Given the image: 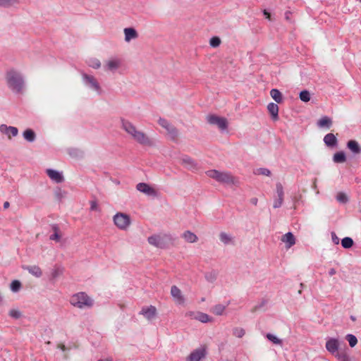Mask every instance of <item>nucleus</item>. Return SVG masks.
<instances>
[{
	"instance_id": "1",
	"label": "nucleus",
	"mask_w": 361,
	"mask_h": 361,
	"mask_svg": "<svg viewBox=\"0 0 361 361\" xmlns=\"http://www.w3.org/2000/svg\"><path fill=\"white\" fill-rule=\"evenodd\" d=\"M8 88L15 94H22L25 92L26 82L23 73L15 68L8 69L5 73Z\"/></svg>"
},
{
	"instance_id": "2",
	"label": "nucleus",
	"mask_w": 361,
	"mask_h": 361,
	"mask_svg": "<svg viewBox=\"0 0 361 361\" xmlns=\"http://www.w3.org/2000/svg\"><path fill=\"white\" fill-rule=\"evenodd\" d=\"M121 124V128L133 141L144 146L153 145L152 139L145 132L139 130L131 121L122 118Z\"/></svg>"
},
{
	"instance_id": "3",
	"label": "nucleus",
	"mask_w": 361,
	"mask_h": 361,
	"mask_svg": "<svg viewBox=\"0 0 361 361\" xmlns=\"http://www.w3.org/2000/svg\"><path fill=\"white\" fill-rule=\"evenodd\" d=\"M70 303L75 307L86 309L92 307L94 301L85 293L80 292L71 297Z\"/></svg>"
},
{
	"instance_id": "4",
	"label": "nucleus",
	"mask_w": 361,
	"mask_h": 361,
	"mask_svg": "<svg viewBox=\"0 0 361 361\" xmlns=\"http://www.w3.org/2000/svg\"><path fill=\"white\" fill-rule=\"evenodd\" d=\"M173 240V238L170 233L155 234L147 238V241L150 245L161 249L166 248Z\"/></svg>"
},
{
	"instance_id": "5",
	"label": "nucleus",
	"mask_w": 361,
	"mask_h": 361,
	"mask_svg": "<svg viewBox=\"0 0 361 361\" xmlns=\"http://www.w3.org/2000/svg\"><path fill=\"white\" fill-rule=\"evenodd\" d=\"M81 76L82 82L86 87L94 92L97 94H101L102 93V87L98 80L94 75H89L85 72H81Z\"/></svg>"
},
{
	"instance_id": "6",
	"label": "nucleus",
	"mask_w": 361,
	"mask_h": 361,
	"mask_svg": "<svg viewBox=\"0 0 361 361\" xmlns=\"http://www.w3.org/2000/svg\"><path fill=\"white\" fill-rule=\"evenodd\" d=\"M113 221L116 228L121 231H127L131 225L130 216L123 212H117L113 216Z\"/></svg>"
},
{
	"instance_id": "7",
	"label": "nucleus",
	"mask_w": 361,
	"mask_h": 361,
	"mask_svg": "<svg viewBox=\"0 0 361 361\" xmlns=\"http://www.w3.org/2000/svg\"><path fill=\"white\" fill-rule=\"evenodd\" d=\"M206 121L209 124L216 127L221 131L226 130V119L224 117L216 114H209L206 116Z\"/></svg>"
},
{
	"instance_id": "8",
	"label": "nucleus",
	"mask_w": 361,
	"mask_h": 361,
	"mask_svg": "<svg viewBox=\"0 0 361 361\" xmlns=\"http://www.w3.org/2000/svg\"><path fill=\"white\" fill-rule=\"evenodd\" d=\"M122 65V61L118 57H112L104 62V70L106 72L115 73Z\"/></svg>"
},
{
	"instance_id": "9",
	"label": "nucleus",
	"mask_w": 361,
	"mask_h": 361,
	"mask_svg": "<svg viewBox=\"0 0 361 361\" xmlns=\"http://www.w3.org/2000/svg\"><path fill=\"white\" fill-rule=\"evenodd\" d=\"M178 162L188 170L194 171L198 169L197 162L188 155H182L178 159Z\"/></svg>"
},
{
	"instance_id": "10",
	"label": "nucleus",
	"mask_w": 361,
	"mask_h": 361,
	"mask_svg": "<svg viewBox=\"0 0 361 361\" xmlns=\"http://www.w3.org/2000/svg\"><path fill=\"white\" fill-rule=\"evenodd\" d=\"M207 355V350L204 346H201L190 353L187 357L186 361H200Z\"/></svg>"
},
{
	"instance_id": "11",
	"label": "nucleus",
	"mask_w": 361,
	"mask_h": 361,
	"mask_svg": "<svg viewBox=\"0 0 361 361\" xmlns=\"http://www.w3.org/2000/svg\"><path fill=\"white\" fill-rule=\"evenodd\" d=\"M136 189L139 192L147 196L156 197L157 195V191L156 190V189L145 183H140L137 184Z\"/></svg>"
},
{
	"instance_id": "12",
	"label": "nucleus",
	"mask_w": 361,
	"mask_h": 361,
	"mask_svg": "<svg viewBox=\"0 0 361 361\" xmlns=\"http://www.w3.org/2000/svg\"><path fill=\"white\" fill-rule=\"evenodd\" d=\"M276 191L277 197L275 198L274 201L273 207L277 209L282 206L283 202V188L281 183H276Z\"/></svg>"
},
{
	"instance_id": "13",
	"label": "nucleus",
	"mask_w": 361,
	"mask_h": 361,
	"mask_svg": "<svg viewBox=\"0 0 361 361\" xmlns=\"http://www.w3.org/2000/svg\"><path fill=\"white\" fill-rule=\"evenodd\" d=\"M140 314L148 321H151L156 317L157 311L154 306H145L141 309Z\"/></svg>"
},
{
	"instance_id": "14",
	"label": "nucleus",
	"mask_w": 361,
	"mask_h": 361,
	"mask_svg": "<svg viewBox=\"0 0 361 361\" xmlns=\"http://www.w3.org/2000/svg\"><path fill=\"white\" fill-rule=\"evenodd\" d=\"M0 133L2 135H6L8 139H11L13 137H16L18 134V130L16 127L8 126L6 124L0 125Z\"/></svg>"
},
{
	"instance_id": "15",
	"label": "nucleus",
	"mask_w": 361,
	"mask_h": 361,
	"mask_svg": "<svg viewBox=\"0 0 361 361\" xmlns=\"http://www.w3.org/2000/svg\"><path fill=\"white\" fill-rule=\"evenodd\" d=\"M187 314L191 319L197 320L202 323L212 322V318L211 317H209L207 314L201 312H190Z\"/></svg>"
},
{
	"instance_id": "16",
	"label": "nucleus",
	"mask_w": 361,
	"mask_h": 361,
	"mask_svg": "<svg viewBox=\"0 0 361 361\" xmlns=\"http://www.w3.org/2000/svg\"><path fill=\"white\" fill-rule=\"evenodd\" d=\"M171 295L177 305H183L185 303V297L181 290L176 286H172L171 288Z\"/></svg>"
},
{
	"instance_id": "17",
	"label": "nucleus",
	"mask_w": 361,
	"mask_h": 361,
	"mask_svg": "<svg viewBox=\"0 0 361 361\" xmlns=\"http://www.w3.org/2000/svg\"><path fill=\"white\" fill-rule=\"evenodd\" d=\"M46 173L49 178L56 183H61L64 181L63 172L52 169L46 170Z\"/></svg>"
},
{
	"instance_id": "18",
	"label": "nucleus",
	"mask_w": 361,
	"mask_h": 361,
	"mask_svg": "<svg viewBox=\"0 0 361 361\" xmlns=\"http://www.w3.org/2000/svg\"><path fill=\"white\" fill-rule=\"evenodd\" d=\"M158 123L167 130L171 138L174 139L178 135L177 130L167 120L164 118H159Z\"/></svg>"
},
{
	"instance_id": "19",
	"label": "nucleus",
	"mask_w": 361,
	"mask_h": 361,
	"mask_svg": "<svg viewBox=\"0 0 361 361\" xmlns=\"http://www.w3.org/2000/svg\"><path fill=\"white\" fill-rule=\"evenodd\" d=\"M206 174L209 178H211L219 183H224L226 181V175L216 170H209L206 171Z\"/></svg>"
},
{
	"instance_id": "20",
	"label": "nucleus",
	"mask_w": 361,
	"mask_h": 361,
	"mask_svg": "<svg viewBox=\"0 0 361 361\" xmlns=\"http://www.w3.org/2000/svg\"><path fill=\"white\" fill-rule=\"evenodd\" d=\"M326 348L331 354L338 353V341L336 338H329L326 343Z\"/></svg>"
},
{
	"instance_id": "21",
	"label": "nucleus",
	"mask_w": 361,
	"mask_h": 361,
	"mask_svg": "<svg viewBox=\"0 0 361 361\" xmlns=\"http://www.w3.org/2000/svg\"><path fill=\"white\" fill-rule=\"evenodd\" d=\"M125 35V41L126 42H130L132 39L137 38L138 34L135 29L133 27H126L123 30Z\"/></svg>"
},
{
	"instance_id": "22",
	"label": "nucleus",
	"mask_w": 361,
	"mask_h": 361,
	"mask_svg": "<svg viewBox=\"0 0 361 361\" xmlns=\"http://www.w3.org/2000/svg\"><path fill=\"white\" fill-rule=\"evenodd\" d=\"M281 241L286 244V248H290L295 244V238L291 232H288L281 238Z\"/></svg>"
},
{
	"instance_id": "23",
	"label": "nucleus",
	"mask_w": 361,
	"mask_h": 361,
	"mask_svg": "<svg viewBox=\"0 0 361 361\" xmlns=\"http://www.w3.org/2000/svg\"><path fill=\"white\" fill-rule=\"evenodd\" d=\"M181 238L187 243H195L197 242L198 237L190 231H185L181 234Z\"/></svg>"
},
{
	"instance_id": "24",
	"label": "nucleus",
	"mask_w": 361,
	"mask_h": 361,
	"mask_svg": "<svg viewBox=\"0 0 361 361\" xmlns=\"http://www.w3.org/2000/svg\"><path fill=\"white\" fill-rule=\"evenodd\" d=\"M324 142L329 147H335L338 144V140L333 133H328L324 137Z\"/></svg>"
},
{
	"instance_id": "25",
	"label": "nucleus",
	"mask_w": 361,
	"mask_h": 361,
	"mask_svg": "<svg viewBox=\"0 0 361 361\" xmlns=\"http://www.w3.org/2000/svg\"><path fill=\"white\" fill-rule=\"evenodd\" d=\"M347 147L354 154H357L361 152V147L358 142L354 140H349L347 142Z\"/></svg>"
},
{
	"instance_id": "26",
	"label": "nucleus",
	"mask_w": 361,
	"mask_h": 361,
	"mask_svg": "<svg viewBox=\"0 0 361 361\" xmlns=\"http://www.w3.org/2000/svg\"><path fill=\"white\" fill-rule=\"evenodd\" d=\"M25 269L32 276L39 278L42 275V271L39 267L34 265V266H27Z\"/></svg>"
},
{
	"instance_id": "27",
	"label": "nucleus",
	"mask_w": 361,
	"mask_h": 361,
	"mask_svg": "<svg viewBox=\"0 0 361 361\" xmlns=\"http://www.w3.org/2000/svg\"><path fill=\"white\" fill-rule=\"evenodd\" d=\"M267 109L274 120L278 119L279 117V106L275 103H269L267 106Z\"/></svg>"
},
{
	"instance_id": "28",
	"label": "nucleus",
	"mask_w": 361,
	"mask_h": 361,
	"mask_svg": "<svg viewBox=\"0 0 361 361\" xmlns=\"http://www.w3.org/2000/svg\"><path fill=\"white\" fill-rule=\"evenodd\" d=\"M332 125V120L328 116H323L317 121V126L319 128H329Z\"/></svg>"
},
{
	"instance_id": "29",
	"label": "nucleus",
	"mask_w": 361,
	"mask_h": 361,
	"mask_svg": "<svg viewBox=\"0 0 361 361\" xmlns=\"http://www.w3.org/2000/svg\"><path fill=\"white\" fill-rule=\"evenodd\" d=\"M23 138L29 142H32L36 139L35 131L30 128H27L23 133Z\"/></svg>"
},
{
	"instance_id": "30",
	"label": "nucleus",
	"mask_w": 361,
	"mask_h": 361,
	"mask_svg": "<svg viewBox=\"0 0 361 361\" xmlns=\"http://www.w3.org/2000/svg\"><path fill=\"white\" fill-rule=\"evenodd\" d=\"M51 229L54 233L49 236V239L51 240L59 242L61 238V233L60 232L59 228L58 227L57 225H53L51 226Z\"/></svg>"
},
{
	"instance_id": "31",
	"label": "nucleus",
	"mask_w": 361,
	"mask_h": 361,
	"mask_svg": "<svg viewBox=\"0 0 361 361\" xmlns=\"http://www.w3.org/2000/svg\"><path fill=\"white\" fill-rule=\"evenodd\" d=\"M270 94L272 99L277 103H281L283 100L282 94L277 89H272L270 91Z\"/></svg>"
},
{
	"instance_id": "32",
	"label": "nucleus",
	"mask_w": 361,
	"mask_h": 361,
	"mask_svg": "<svg viewBox=\"0 0 361 361\" xmlns=\"http://www.w3.org/2000/svg\"><path fill=\"white\" fill-rule=\"evenodd\" d=\"M333 161L335 163H343L346 161V157L343 152H338L334 154Z\"/></svg>"
},
{
	"instance_id": "33",
	"label": "nucleus",
	"mask_w": 361,
	"mask_h": 361,
	"mask_svg": "<svg viewBox=\"0 0 361 361\" xmlns=\"http://www.w3.org/2000/svg\"><path fill=\"white\" fill-rule=\"evenodd\" d=\"M22 0H0V6L8 8L21 3Z\"/></svg>"
},
{
	"instance_id": "34",
	"label": "nucleus",
	"mask_w": 361,
	"mask_h": 361,
	"mask_svg": "<svg viewBox=\"0 0 361 361\" xmlns=\"http://www.w3.org/2000/svg\"><path fill=\"white\" fill-rule=\"evenodd\" d=\"M87 65L94 68V69H99L101 67V62L97 58H90L87 60Z\"/></svg>"
},
{
	"instance_id": "35",
	"label": "nucleus",
	"mask_w": 361,
	"mask_h": 361,
	"mask_svg": "<svg viewBox=\"0 0 361 361\" xmlns=\"http://www.w3.org/2000/svg\"><path fill=\"white\" fill-rule=\"evenodd\" d=\"M266 338L269 341L273 343L274 344L279 345H282V344H283L282 340L276 336H275L272 334H270V333L267 334Z\"/></svg>"
},
{
	"instance_id": "36",
	"label": "nucleus",
	"mask_w": 361,
	"mask_h": 361,
	"mask_svg": "<svg viewBox=\"0 0 361 361\" xmlns=\"http://www.w3.org/2000/svg\"><path fill=\"white\" fill-rule=\"evenodd\" d=\"M225 311V306L223 305H216L214 306L211 312L216 315H222Z\"/></svg>"
},
{
	"instance_id": "37",
	"label": "nucleus",
	"mask_w": 361,
	"mask_h": 361,
	"mask_svg": "<svg viewBox=\"0 0 361 361\" xmlns=\"http://www.w3.org/2000/svg\"><path fill=\"white\" fill-rule=\"evenodd\" d=\"M353 240L350 237H345L341 240V245L345 249H349L353 245Z\"/></svg>"
},
{
	"instance_id": "38",
	"label": "nucleus",
	"mask_w": 361,
	"mask_h": 361,
	"mask_svg": "<svg viewBox=\"0 0 361 361\" xmlns=\"http://www.w3.org/2000/svg\"><path fill=\"white\" fill-rule=\"evenodd\" d=\"M232 334L235 337L240 338L245 334V331L242 327H234L232 329Z\"/></svg>"
},
{
	"instance_id": "39",
	"label": "nucleus",
	"mask_w": 361,
	"mask_h": 361,
	"mask_svg": "<svg viewBox=\"0 0 361 361\" xmlns=\"http://www.w3.org/2000/svg\"><path fill=\"white\" fill-rule=\"evenodd\" d=\"M299 97L301 101L308 102L310 100V93L308 90H302L300 92Z\"/></svg>"
},
{
	"instance_id": "40",
	"label": "nucleus",
	"mask_w": 361,
	"mask_h": 361,
	"mask_svg": "<svg viewBox=\"0 0 361 361\" xmlns=\"http://www.w3.org/2000/svg\"><path fill=\"white\" fill-rule=\"evenodd\" d=\"M209 45L212 48L219 47L221 43V40L219 37L214 36L209 39Z\"/></svg>"
},
{
	"instance_id": "41",
	"label": "nucleus",
	"mask_w": 361,
	"mask_h": 361,
	"mask_svg": "<svg viewBox=\"0 0 361 361\" xmlns=\"http://www.w3.org/2000/svg\"><path fill=\"white\" fill-rule=\"evenodd\" d=\"M346 340L348 341L350 347H354L357 343V338L353 334H347L345 336Z\"/></svg>"
},
{
	"instance_id": "42",
	"label": "nucleus",
	"mask_w": 361,
	"mask_h": 361,
	"mask_svg": "<svg viewBox=\"0 0 361 361\" xmlns=\"http://www.w3.org/2000/svg\"><path fill=\"white\" fill-rule=\"evenodd\" d=\"M20 287L21 283L18 280L13 281L10 286L11 290L14 293L18 292L20 289Z\"/></svg>"
},
{
	"instance_id": "43",
	"label": "nucleus",
	"mask_w": 361,
	"mask_h": 361,
	"mask_svg": "<svg viewBox=\"0 0 361 361\" xmlns=\"http://www.w3.org/2000/svg\"><path fill=\"white\" fill-rule=\"evenodd\" d=\"M63 273V269L60 267H55L51 271V276L53 279L58 278Z\"/></svg>"
},
{
	"instance_id": "44",
	"label": "nucleus",
	"mask_w": 361,
	"mask_h": 361,
	"mask_svg": "<svg viewBox=\"0 0 361 361\" xmlns=\"http://www.w3.org/2000/svg\"><path fill=\"white\" fill-rule=\"evenodd\" d=\"M68 154L73 157H81L82 152L77 148H71L68 149Z\"/></svg>"
},
{
	"instance_id": "45",
	"label": "nucleus",
	"mask_w": 361,
	"mask_h": 361,
	"mask_svg": "<svg viewBox=\"0 0 361 361\" xmlns=\"http://www.w3.org/2000/svg\"><path fill=\"white\" fill-rule=\"evenodd\" d=\"M8 314L11 317L14 319H19L22 315L20 311L18 309L10 310Z\"/></svg>"
},
{
	"instance_id": "46",
	"label": "nucleus",
	"mask_w": 361,
	"mask_h": 361,
	"mask_svg": "<svg viewBox=\"0 0 361 361\" xmlns=\"http://www.w3.org/2000/svg\"><path fill=\"white\" fill-rule=\"evenodd\" d=\"M336 357L339 361H350L349 355L346 353H336Z\"/></svg>"
},
{
	"instance_id": "47",
	"label": "nucleus",
	"mask_w": 361,
	"mask_h": 361,
	"mask_svg": "<svg viewBox=\"0 0 361 361\" xmlns=\"http://www.w3.org/2000/svg\"><path fill=\"white\" fill-rule=\"evenodd\" d=\"M239 183V180L238 178L233 177V176L227 174V185H238Z\"/></svg>"
},
{
	"instance_id": "48",
	"label": "nucleus",
	"mask_w": 361,
	"mask_h": 361,
	"mask_svg": "<svg viewBox=\"0 0 361 361\" xmlns=\"http://www.w3.org/2000/svg\"><path fill=\"white\" fill-rule=\"evenodd\" d=\"M256 173L258 175L269 176L271 175V171L270 170L266 168H259L257 170Z\"/></svg>"
},
{
	"instance_id": "49",
	"label": "nucleus",
	"mask_w": 361,
	"mask_h": 361,
	"mask_svg": "<svg viewBox=\"0 0 361 361\" xmlns=\"http://www.w3.org/2000/svg\"><path fill=\"white\" fill-rule=\"evenodd\" d=\"M336 200L339 202L345 203L348 201V197L343 192H339L336 196Z\"/></svg>"
},
{
	"instance_id": "50",
	"label": "nucleus",
	"mask_w": 361,
	"mask_h": 361,
	"mask_svg": "<svg viewBox=\"0 0 361 361\" xmlns=\"http://www.w3.org/2000/svg\"><path fill=\"white\" fill-rule=\"evenodd\" d=\"M90 210L91 211H99V208L97 201L92 200L90 202Z\"/></svg>"
},
{
	"instance_id": "51",
	"label": "nucleus",
	"mask_w": 361,
	"mask_h": 361,
	"mask_svg": "<svg viewBox=\"0 0 361 361\" xmlns=\"http://www.w3.org/2000/svg\"><path fill=\"white\" fill-rule=\"evenodd\" d=\"M331 240L335 245H338L340 242L339 238L336 235V233L331 232Z\"/></svg>"
},
{
	"instance_id": "52",
	"label": "nucleus",
	"mask_w": 361,
	"mask_h": 361,
	"mask_svg": "<svg viewBox=\"0 0 361 361\" xmlns=\"http://www.w3.org/2000/svg\"><path fill=\"white\" fill-rule=\"evenodd\" d=\"M250 203L253 205H257L258 203V199L257 197H252L250 200Z\"/></svg>"
},
{
	"instance_id": "53",
	"label": "nucleus",
	"mask_w": 361,
	"mask_h": 361,
	"mask_svg": "<svg viewBox=\"0 0 361 361\" xmlns=\"http://www.w3.org/2000/svg\"><path fill=\"white\" fill-rule=\"evenodd\" d=\"M263 13H264V16L266 17V18L270 20V18H271L270 13L267 10H264L263 11Z\"/></svg>"
},
{
	"instance_id": "54",
	"label": "nucleus",
	"mask_w": 361,
	"mask_h": 361,
	"mask_svg": "<svg viewBox=\"0 0 361 361\" xmlns=\"http://www.w3.org/2000/svg\"><path fill=\"white\" fill-rule=\"evenodd\" d=\"M336 274V271L335 269L331 268V269H329V276H333V275H334Z\"/></svg>"
},
{
	"instance_id": "55",
	"label": "nucleus",
	"mask_w": 361,
	"mask_h": 361,
	"mask_svg": "<svg viewBox=\"0 0 361 361\" xmlns=\"http://www.w3.org/2000/svg\"><path fill=\"white\" fill-rule=\"evenodd\" d=\"M220 239L222 242L226 241V234L224 233H221L220 235Z\"/></svg>"
},
{
	"instance_id": "56",
	"label": "nucleus",
	"mask_w": 361,
	"mask_h": 361,
	"mask_svg": "<svg viewBox=\"0 0 361 361\" xmlns=\"http://www.w3.org/2000/svg\"><path fill=\"white\" fill-rule=\"evenodd\" d=\"M291 15V13L290 11H286L285 13V17L287 20H290V16Z\"/></svg>"
},
{
	"instance_id": "57",
	"label": "nucleus",
	"mask_w": 361,
	"mask_h": 361,
	"mask_svg": "<svg viewBox=\"0 0 361 361\" xmlns=\"http://www.w3.org/2000/svg\"><path fill=\"white\" fill-rule=\"evenodd\" d=\"M58 348H60L61 350L63 351H65L66 350V347L63 344H60L58 345Z\"/></svg>"
},
{
	"instance_id": "58",
	"label": "nucleus",
	"mask_w": 361,
	"mask_h": 361,
	"mask_svg": "<svg viewBox=\"0 0 361 361\" xmlns=\"http://www.w3.org/2000/svg\"><path fill=\"white\" fill-rule=\"evenodd\" d=\"M9 205H10V204H9V202H5L4 203V209H8V208L9 207Z\"/></svg>"
},
{
	"instance_id": "59",
	"label": "nucleus",
	"mask_w": 361,
	"mask_h": 361,
	"mask_svg": "<svg viewBox=\"0 0 361 361\" xmlns=\"http://www.w3.org/2000/svg\"><path fill=\"white\" fill-rule=\"evenodd\" d=\"M2 300H3V297H2L1 294L0 293V304L1 303Z\"/></svg>"
},
{
	"instance_id": "60",
	"label": "nucleus",
	"mask_w": 361,
	"mask_h": 361,
	"mask_svg": "<svg viewBox=\"0 0 361 361\" xmlns=\"http://www.w3.org/2000/svg\"><path fill=\"white\" fill-rule=\"evenodd\" d=\"M226 240H227V243H228V241H229V238H228V236H227Z\"/></svg>"
},
{
	"instance_id": "61",
	"label": "nucleus",
	"mask_w": 361,
	"mask_h": 361,
	"mask_svg": "<svg viewBox=\"0 0 361 361\" xmlns=\"http://www.w3.org/2000/svg\"><path fill=\"white\" fill-rule=\"evenodd\" d=\"M360 1L361 2V0H360Z\"/></svg>"
}]
</instances>
